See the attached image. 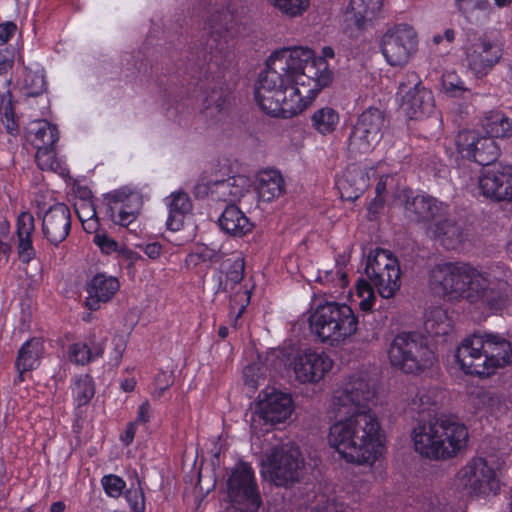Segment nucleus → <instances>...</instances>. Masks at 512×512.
<instances>
[{
    "label": "nucleus",
    "instance_id": "nucleus-1",
    "mask_svg": "<svg viewBox=\"0 0 512 512\" xmlns=\"http://www.w3.org/2000/svg\"><path fill=\"white\" fill-rule=\"evenodd\" d=\"M332 80L328 64L307 47H284L273 52L260 73L255 100L273 117L291 118L304 111Z\"/></svg>",
    "mask_w": 512,
    "mask_h": 512
},
{
    "label": "nucleus",
    "instance_id": "nucleus-2",
    "mask_svg": "<svg viewBox=\"0 0 512 512\" xmlns=\"http://www.w3.org/2000/svg\"><path fill=\"white\" fill-rule=\"evenodd\" d=\"M374 400V384L366 372L353 374L333 394L339 420L330 427L329 444L348 463L371 466L381 454V425L371 409Z\"/></svg>",
    "mask_w": 512,
    "mask_h": 512
},
{
    "label": "nucleus",
    "instance_id": "nucleus-3",
    "mask_svg": "<svg viewBox=\"0 0 512 512\" xmlns=\"http://www.w3.org/2000/svg\"><path fill=\"white\" fill-rule=\"evenodd\" d=\"M428 285L443 299H464L498 311L507 306L512 295V273L499 268L484 272L468 262L441 261L429 269Z\"/></svg>",
    "mask_w": 512,
    "mask_h": 512
},
{
    "label": "nucleus",
    "instance_id": "nucleus-4",
    "mask_svg": "<svg viewBox=\"0 0 512 512\" xmlns=\"http://www.w3.org/2000/svg\"><path fill=\"white\" fill-rule=\"evenodd\" d=\"M467 427L453 417L420 419L412 431L415 450L432 460L455 457L467 445Z\"/></svg>",
    "mask_w": 512,
    "mask_h": 512
},
{
    "label": "nucleus",
    "instance_id": "nucleus-5",
    "mask_svg": "<svg viewBox=\"0 0 512 512\" xmlns=\"http://www.w3.org/2000/svg\"><path fill=\"white\" fill-rule=\"evenodd\" d=\"M208 16L204 29L208 31L207 45L210 62L224 67L232 58L233 40L237 36L238 19L234 7L225 0H209L206 6Z\"/></svg>",
    "mask_w": 512,
    "mask_h": 512
},
{
    "label": "nucleus",
    "instance_id": "nucleus-6",
    "mask_svg": "<svg viewBox=\"0 0 512 512\" xmlns=\"http://www.w3.org/2000/svg\"><path fill=\"white\" fill-rule=\"evenodd\" d=\"M309 322L312 333L332 347L346 344L358 331V318L352 308L336 301L318 304Z\"/></svg>",
    "mask_w": 512,
    "mask_h": 512
},
{
    "label": "nucleus",
    "instance_id": "nucleus-7",
    "mask_svg": "<svg viewBox=\"0 0 512 512\" xmlns=\"http://www.w3.org/2000/svg\"><path fill=\"white\" fill-rule=\"evenodd\" d=\"M391 365L406 374H418L432 366L435 355L422 336L403 332L391 342L388 350Z\"/></svg>",
    "mask_w": 512,
    "mask_h": 512
},
{
    "label": "nucleus",
    "instance_id": "nucleus-8",
    "mask_svg": "<svg viewBox=\"0 0 512 512\" xmlns=\"http://www.w3.org/2000/svg\"><path fill=\"white\" fill-rule=\"evenodd\" d=\"M262 465L270 481L278 487L285 488L298 483L305 469L300 449L290 444L272 447L265 453Z\"/></svg>",
    "mask_w": 512,
    "mask_h": 512
},
{
    "label": "nucleus",
    "instance_id": "nucleus-9",
    "mask_svg": "<svg viewBox=\"0 0 512 512\" xmlns=\"http://www.w3.org/2000/svg\"><path fill=\"white\" fill-rule=\"evenodd\" d=\"M386 126L384 112L375 107L364 110L357 118L348 137L347 149L351 157L371 152L381 141Z\"/></svg>",
    "mask_w": 512,
    "mask_h": 512
},
{
    "label": "nucleus",
    "instance_id": "nucleus-10",
    "mask_svg": "<svg viewBox=\"0 0 512 512\" xmlns=\"http://www.w3.org/2000/svg\"><path fill=\"white\" fill-rule=\"evenodd\" d=\"M365 272L382 298L389 299L400 289L399 262L389 250L376 248L372 251L368 256Z\"/></svg>",
    "mask_w": 512,
    "mask_h": 512
},
{
    "label": "nucleus",
    "instance_id": "nucleus-11",
    "mask_svg": "<svg viewBox=\"0 0 512 512\" xmlns=\"http://www.w3.org/2000/svg\"><path fill=\"white\" fill-rule=\"evenodd\" d=\"M227 493L230 506L243 512H257L261 506L254 471L247 463L240 462L232 469L227 481Z\"/></svg>",
    "mask_w": 512,
    "mask_h": 512
},
{
    "label": "nucleus",
    "instance_id": "nucleus-12",
    "mask_svg": "<svg viewBox=\"0 0 512 512\" xmlns=\"http://www.w3.org/2000/svg\"><path fill=\"white\" fill-rule=\"evenodd\" d=\"M417 34L407 24L394 25L381 36L380 51L390 66L402 67L417 50Z\"/></svg>",
    "mask_w": 512,
    "mask_h": 512
},
{
    "label": "nucleus",
    "instance_id": "nucleus-13",
    "mask_svg": "<svg viewBox=\"0 0 512 512\" xmlns=\"http://www.w3.org/2000/svg\"><path fill=\"white\" fill-rule=\"evenodd\" d=\"M397 95L400 107L410 119H421L429 116L435 108L432 92L422 85L415 72H409L399 83Z\"/></svg>",
    "mask_w": 512,
    "mask_h": 512
},
{
    "label": "nucleus",
    "instance_id": "nucleus-14",
    "mask_svg": "<svg viewBox=\"0 0 512 512\" xmlns=\"http://www.w3.org/2000/svg\"><path fill=\"white\" fill-rule=\"evenodd\" d=\"M293 410L292 398L275 388H266L258 396L251 427L257 430L261 425L274 426L288 419Z\"/></svg>",
    "mask_w": 512,
    "mask_h": 512
},
{
    "label": "nucleus",
    "instance_id": "nucleus-15",
    "mask_svg": "<svg viewBox=\"0 0 512 512\" xmlns=\"http://www.w3.org/2000/svg\"><path fill=\"white\" fill-rule=\"evenodd\" d=\"M459 484L469 494L488 495L496 493L499 489V482L496 471L484 458L471 459L457 474Z\"/></svg>",
    "mask_w": 512,
    "mask_h": 512
},
{
    "label": "nucleus",
    "instance_id": "nucleus-16",
    "mask_svg": "<svg viewBox=\"0 0 512 512\" xmlns=\"http://www.w3.org/2000/svg\"><path fill=\"white\" fill-rule=\"evenodd\" d=\"M465 55L468 69L477 78H482L499 63L503 48L497 40L482 35L467 46Z\"/></svg>",
    "mask_w": 512,
    "mask_h": 512
},
{
    "label": "nucleus",
    "instance_id": "nucleus-17",
    "mask_svg": "<svg viewBox=\"0 0 512 512\" xmlns=\"http://www.w3.org/2000/svg\"><path fill=\"white\" fill-rule=\"evenodd\" d=\"M479 188L483 196L494 202H512V166L493 164L483 168Z\"/></svg>",
    "mask_w": 512,
    "mask_h": 512
},
{
    "label": "nucleus",
    "instance_id": "nucleus-18",
    "mask_svg": "<svg viewBox=\"0 0 512 512\" xmlns=\"http://www.w3.org/2000/svg\"><path fill=\"white\" fill-rule=\"evenodd\" d=\"M105 199L111 205L112 221L124 227L130 226L137 219L143 205L142 195L129 187L111 191Z\"/></svg>",
    "mask_w": 512,
    "mask_h": 512
},
{
    "label": "nucleus",
    "instance_id": "nucleus-19",
    "mask_svg": "<svg viewBox=\"0 0 512 512\" xmlns=\"http://www.w3.org/2000/svg\"><path fill=\"white\" fill-rule=\"evenodd\" d=\"M291 365L298 381L301 383H316L331 370L333 360L323 352L306 350L298 354Z\"/></svg>",
    "mask_w": 512,
    "mask_h": 512
},
{
    "label": "nucleus",
    "instance_id": "nucleus-20",
    "mask_svg": "<svg viewBox=\"0 0 512 512\" xmlns=\"http://www.w3.org/2000/svg\"><path fill=\"white\" fill-rule=\"evenodd\" d=\"M41 230L43 237L52 245L57 246L63 242L71 230V211L63 203L49 207L42 215Z\"/></svg>",
    "mask_w": 512,
    "mask_h": 512
},
{
    "label": "nucleus",
    "instance_id": "nucleus-21",
    "mask_svg": "<svg viewBox=\"0 0 512 512\" xmlns=\"http://www.w3.org/2000/svg\"><path fill=\"white\" fill-rule=\"evenodd\" d=\"M404 211L411 221L417 223H430L436 217L448 212L449 206L428 194L412 195L405 193Z\"/></svg>",
    "mask_w": 512,
    "mask_h": 512
},
{
    "label": "nucleus",
    "instance_id": "nucleus-22",
    "mask_svg": "<svg viewBox=\"0 0 512 512\" xmlns=\"http://www.w3.org/2000/svg\"><path fill=\"white\" fill-rule=\"evenodd\" d=\"M483 334L474 333L463 339L457 347L455 357L461 369L471 375L484 376L487 370L484 365Z\"/></svg>",
    "mask_w": 512,
    "mask_h": 512
},
{
    "label": "nucleus",
    "instance_id": "nucleus-23",
    "mask_svg": "<svg viewBox=\"0 0 512 512\" xmlns=\"http://www.w3.org/2000/svg\"><path fill=\"white\" fill-rule=\"evenodd\" d=\"M248 188V180L243 176H233L227 179L198 184L197 196L208 195L214 201L234 203L239 201Z\"/></svg>",
    "mask_w": 512,
    "mask_h": 512
},
{
    "label": "nucleus",
    "instance_id": "nucleus-24",
    "mask_svg": "<svg viewBox=\"0 0 512 512\" xmlns=\"http://www.w3.org/2000/svg\"><path fill=\"white\" fill-rule=\"evenodd\" d=\"M483 351L486 377L512 362V344L501 335L484 333Z\"/></svg>",
    "mask_w": 512,
    "mask_h": 512
},
{
    "label": "nucleus",
    "instance_id": "nucleus-25",
    "mask_svg": "<svg viewBox=\"0 0 512 512\" xmlns=\"http://www.w3.org/2000/svg\"><path fill=\"white\" fill-rule=\"evenodd\" d=\"M120 288L119 280L104 273L94 275L86 284L85 305L89 310L100 309L101 304L109 302Z\"/></svg>",
    "mask_w": 512,
    "mask_h": 512
},
{
    "label": "nucleus",
    "instance_id": "nucleus-26",
    "mask_svg": "<svg viewBox=\"0 0 512 512\" xmlns=\"http://www.w3.org/2000/svg\"><path fill=\"white\" fill-rule=\"evenodd\" d=\"M218 223L222 231L234 237H242L254 227L249 218L234 204L226 206Z\"/></svg>",
    "mask_w": 512,
    "mask_h": 512
},
{
    "label": "nucleus",
    "instance_id": "nucleus-27",
    "mask_svg": "<svg viewBox=\"0 0 512 512\" xmlns=\"http://www.w3.org/2000/svg\"><path fill=\"white\" fill-rule=\"evenodd\" d=\"M32 338L28 337L25 339L23 345L18 351V356L15 362V367L18 372V376L14 381L15 392L23 399L30 397V390L27 385H24L26 380L31 378L32 369V350H31Z\"/></svg>",
    "mask_w": 512,
    "mask_h": 512
},
{
    "label": "nucleus",
    "instance_id": "nucleus-28",
    "mask_svg": "<svg viewBox=\"0 0 512 512\" xmlns=\"http://www.w3.org/2000/svg\"><path fill=\"white\" fill-rule=\"evenodd\" d=\"M245 262L240 255L225 259L220 266L221 276L218 279V292H228L239 284L244 277Z\"/></svg>",
    "mask_w": 512,
    "mask_h": 512
},
{
    "label": "nucleus",
    "instance_id": "nucleus-29",
    "mask_svg": "<svg viewBox=\"0 0 512 512\" xmlns=\"http://www.w3.org/2000/svg\"><path fill=\"white\" fill-rule=\"evenodd\" d=\"M433 236L446 249L458 248L466 239L463 227L452 219L437 221L433 226Z\"/></svg>",
    "mask_w": 512,
    "mask_h": 512
},
{
    "label": "nucleus",
    "instance_id": "nucleus-30",
    "mask_svg": "<svg viewBox=\"0 0 512 512\" xmlns=\"http://www.w3.org/2000/svg\"><path fill=\"white\" fill-rule=\"evenodd\" d=\"M382 6L383 0H351L347 14L358 28H364L378 17Z\"/></svg>",
    "mask_w": 512,
    "mask_h": 512
},
{
    "label": "nucleus",
    "instance_id": "nucleus-31",
    "mask_svg": "<svg viewBox=\"0 0 512 512\" xmlns=\"http://www.w3.org/2000/svg\"><path fill=\"white\" fill-rule=\"evenodd\" d=\"M17 238L19 260L28 265L32 259V214L22 212L17 218Z\"/></svg>",
    "mask_w": 512,
    "mask_h": 512
},
{
    "label": "nucleus",
    "instance_id": "nucleus-32",
    "mask_svg": "<svg viewBox=\"0 0 512 512\" xmlns=\"http://www.w3.org/2000/svg\"><path fill=\"white\" fill-rule=\"evenodd\" d=\"M256 190L260 199L265 202L279 197L284 191V180L276 170H265L258 174Z\"/></svg>",
    "mask_w": 512,
    "mask_h": 512
},
{
    "label": "nucleus",
    "instance_id": "nucleus-33",
    "mask_svg": "<svg viewBox=\"0 0 512 512\" xmlns=\"http://www.w3.org/2000/svg\"><path fill=\"white\" fill-rule=\"evenodd\" d=\"M169 216L166 221L168 229L179 230L183 225L184 217L192 209L191 200L185 192H174L169 197Z\"/></svg>",
    "mask_w": 512,
    "mask_h": 512
},
{
    "label": "nucleus",
    "instance_id": "nucleus-34",
    "mask_svg": "<svg viewBox=\"0 0 512 512\" xmlns=\"http://www.w3.org/2000/svg\"><path fill=\"white\" fill-rule=\"evenodd\" d=\"M455 3L462 16L472 24L486 21L491 12L489 0H455Z\"/></svg>",
    "mask_w": 512,
    "mask_h": 512
},
{
    "label": "nucleus",
    "instance_id": "nucleus-35",
    "mask_svg": "<svg viewBox=\"0 0 512 512\" xmlns=\"http://www.w3.org/2000/svg\"><path fill=\"white\" fill-rule=\"evenodd\" d=\"M483 127L492 138L512 137V120L500 111L490 112L484 118Z\"/></svg>",
    "mask_w": 512,
    "mask_h": 512
},
{
    "label": "nucleus",
    "instance_id": "nucleus-36",
    "mask_svg": "<svg viewBox=\"0 0 512 512\" xmlns=\"http://www.w3.org/2000/svg\"><path fill=\"white\" fill-rule=\"evenodd\" d=\"M339 119V113L332 107L320 108L311 116L312 127L321 135L333 133Z\"/></svg>",
    "mask_w": 512,
    "mask_h": 512
},
{
    "label": "nucleus",
    "instance_id": "nucleus-37",
    "mask_svg": "<svg viewBox=\"0 0 512 512\" xmlns=\"http://www.w3.org/2000/svg\"><path fill=\"white\" fill-rule=\"evenodd\" d=\"M230 104V92L227 87L214 86L204 100V110L210 117L226 110Z\"/></svg>",
    "mask_w": 512,
    "mask_h": 512
},
{
    "label": "nucleus",
    "instance_id": "nucleus-38",
    "mask_svg": "<svg viewBox=\"0 0 512 512\" xmlns=\"http://www.w3.org/2000/svg\"><path fill=\"white\" fill-rule=\"evenodd\" d=\"M439 393L435 389H420L410 403V409L420 416L437 409Z\"/></svg>",
    "mask_w": 512,
    "mask_h": 512
},
{
    "label": "nucleus",
    "instance_id": "nucleus-39",
    "mask_svg": "<svg viewBox=\"0 0 512 512\" xmlns=\"http://www.w3.org/2000/svg\"><path fill=\"white\" fill-rule=\"evenodd\" d=\"M500 154L499 147L492 137H483L479 139L475 150L473 161L484 168L492 167L493 162Z\"/></svg>",
    "mask_w": 512,
    "mask_h": 512
},
{
    "label": "nucleus",
    "instance_id": "nucleus-40",
    "mask_svg": "<svg viewBox=\"0 0 512 512\" xmlns=\"http://www.w3.org/2000/svg\"><path fill=\"white\" fill-rule=\"evenodd\" d=\"M34 149L37 150L35 158L41 170H48L59 174L64 173L65 168L62 166L61 161L56 158L55 146H40L34 144Z\"/></svg>",
    "mask_w": 512,
    "mask_h": 512
},
{
    "label": "nucleus",
    "instance_id": "nucleus-41",
    "mask_svg": "<svg viewBox=\"0 0 512 512\" xmlns=\"http://www.w3.org/2000/svg\"><path fill=\"white\" fill-rule=\"evenodd\" d=\"M104 347L101 343L89 348L85 343H75L69 348V359L77 365H85L102 356Z\"/></svg>",
    "mask_w": 512,
    "mask_h": 512
},
{
    "label": "nucleus",
    "instance_id": "nucleus-42",
    "mask_svg": "<svg viewBox=\"0 0 512 512\" xmlns=\"http://www.w3.org/2000/svg\"><path fill=\"white\" fill-rule=\"evenodd\" d=\"M34 125V144L55 146L59 139L57 127L46 119L34 120Z\"/></svg>",
    "mask_w": 512,
    "mask_h": 512
},
{
    "label": "nucleus",
    "instance_id": "nucleus-43",
    "mask_svg": "<svg viewBox=\"0 0 512 512\" xmlns=\"http://www.w3.org/2000/svg\"><path fill=\"white\" fill-rule=\"evenodd\" d=\"M268 3L288 18L303 16L309 9L311 0H267Z\"/></svg>",
    "mask_w": 512,
    "mask_h": 512
},
{
    "label": "nucleus",
    "instance_id": "nucleus-44",
    "mask_svg": "<svg viewBox=\"0 0 512 512\" xmlns=\"http://www.w3.org/2000/svg\"><path fill=\"white\" fill-rule=\"evenodd\" d=\"M0 121L9 134H14L18 128V117L10 92L0 94Z\"/></svg>",
    "mask_w": 512,
    "mask_h": 512
},
{
    "label": "nucleus",
    "instance_id": "nucleus-45",
    "mask_svg": "<svg viewBox=\"0 0 512 512\" xmlns=\"http://www.w3.org/2000/svg\"><path fill=\"white\" fill-rule=\"evenodd\" d=\"M481 136L469 130L460 131L456 137V147L458 153L468 160L474 158L475 150Z\"/></svg>",
    "mask_w": 512,
    "mask_h": 512
},
{
    "label": "nucleus",
    "instance_id": "nucleus-46",
    "mask_svg": "<svg viewBox=\"0 0 512 512\" xmlns=\"http://www.w3.org/2000/svg\"><path fill=\"white\" fill-rule=\"evenodd\" d=\"M95 388L92 378L85 374L76 378L73 395L78 406L86 405L94 396Z\"/></svg>",
    "mask_w": 512,
    "mask_h": 512
},
{
    "label": "nucleus",
    "instance_id": "nucleus-47",
    "mask_svg": "<svg viewBox=\"0 0 512 512\" xmlns=\"http://www.w3.org/2000/svg\"><path fill=\"white\" fill-rule=\"evenodd\" d=\"M425 330L431 336H440L448 333L450 324L445 311L435 309L424 323Z\"/></svg>",
    "mask_w": 512,
    "mask_h": 512
},
{
    "label": "nucleus",
    "instance_id": "nucleus-48",
    "mask_svg": "<svg viewBox=\"0 0 512 512\" xmlns=\"http://www.w3.org/2000/svg\"><path fill=\"white\" fill-rule=\"evenodd\" d=\"M441 85L443 91L451 97H464V94L469 93L464 81L454 71H446L442 75Z\"/></svg>",
    "mask_w": 512,
    "mask_h": 512
},
{
    "label": "nucleus",
    "instance_id": "nucleus-49",
    "mask_svg": "<svg viewBox=\"0 0 512 512\" xmlns=\"http://www.w3.org/2000/svg\"><path fill=\"white\" fill-rule=\"evenodd\" d=\"M481 400L486 406L487 411L495 417L504 415L509 408V403L506 398L503 395L494 392H482Z\"/></svg>",
    "mask_w": 512,
    "mask_h": 512
},
{
    "label": "nucleus",
    "instance_id": "nucleus-50",
    "mask_svg": "<svg viewBox=\"0 0 512 512\" xmlns=\"http://www.w3.org/2000/svg\"><path fill=\"white\" fill-rule=\"evenodd\" d=\"M250 302V291L247 288L239 287L233 296L230 297V316H234L236 322Z\"/></svg>",
    "mask_w": 512,
    "mask_h": 512
},
{
    "label": "nucleus",
    "instance_id": "nucleus-51",
    "mask_svg": "<svg viewBox=\"0 0 512 512\" xmlns=\"http://www.w3.org/2000/svg\"><path fill=\"white\" fill-rule=\"evenodd\" d=\"M21 316L19 325L14 331V336L22 338L23 334L29 333L32 323V311H31V300L25 298L21 301Z\"/></svg>",
    "mask_w": 512,
    "mask_h": 512
},
{
    "label": "nucleus",
    "instance_id": "nucleus-52",
    "mask_svg": "<svg viewBox=\"0 0 512 512\" xmlns=\"http://www.w3.org/2000/svg\"><path fill=\"white\" fill-rule=\"evenodd\" d=\"M101 484L105 493L109 497L113 498H118L126 487L125 481L121 477L114 474L103 476L101 479Z\"/></svg>",
    "mask_w": 512,
    "mask_h": 512
},
{
    "label": "nucleus",
    "instance_id": "nucleus-53",
    "mask_svg": "<svg viewBox=\"0 0 512 512\" xmlns=\"http://www.w3.org/2000/svg\"><path fill=\"white\" fill-rule=\"evenodd\" d=\"M218 259V252L204 245L197 247L196 250L187 257V261L195 265L199 262H215L218 261Z\"/></svg>",
    "mask_w": 512,
    "mask_h": 512
},
{
    "label": "nucleus",
    "instance_id": "nucleus-54",
    "mask_svg": "<svg viewBox=\"0 0 512 512\" xmlns=\"http://www.w3.org/2000/svg\"><path fill=\"white\" fill-rule=\"evenodd\" d=\"M311 512H348V508L343 503L322 495Z\"/></svg>",
    "mask_w": 512,
    "mask_h": 512
},
{
    "label": "nucleus",
    "instance_id": "nucleus-55",
    "mask_svg": "<svg viewBox=\"0 0 512 512\" xmlns=\"http://www.w3.org/2000/svg\"><path fill=\"white\" fill-rule=\"evenodd\" d=\"M125 498L133 512H144L145 500L144 493L140 488L129 489L125 493Z\"/></svg>",
    "mask_w": 512,
    "mask_h": 512
},
{
    "label": "nucleus",
    "instance_id": "nucleus-56",
    "mask_svg": "<svg viewBox=\"0 0 512 512\" xmlns=\"http://www.w3.org/2000/svg\"><path fill=\"white\" fill-rule=\"evenodd\" d=\"M93 242L106 254L118 252L119 250L118 243L104 232L96 233L93 237Z\"/></svg>",
    "mask_w": 512,
    "mask_h": 512
},
{
    "label": "nucleus",
    "instance_id": "nucleus-57",
    "mask_svg": "<svg viewBox=\"0 0 512 512\" xmlns=\"http://www.w3.org/2000/svg\"><path fill=\"white\" fill-rule=\"evenodd\" d=\"M359 296L362 298L359 307L362 311H371L375 302V295L369 284L365 283L358 287Z\"/></svg>",
    "mask_w": 512,
    "mask_h": 512
},
{
    "label": "nucleus",
    "instance_id": "nucleus-58",
    "mask_svg": "<svg viewBox=\"0 0 512 512\" xmlns=\"http://www.w3.org/2000/svg\"><path fill=\"white\" fill-rule=\"evenodd\" d=\"M78 217L82 222L83 228L88 233H98V220L96 217V211L93 206H88L87 218H84V215L77 211Z\"/></svg>",
    "mask_w": 512,
    "mask_h": 512
},
{
    "label": "nucleus",
    "instance_id": "nucleus-59",
    "mask_svg": "<svg viewBox=\"0 0 512 512\" xmlns=\"http://www.w3.org/2000/svg\"><path fill=\"white\" fill-rule=\"evenodd\" d=\"M259 371L260 368L257 365H249L244 368L245 384L250 388L256 389L260 385L262 374Z\"/></svg>",
    "mask_w": 512,
    "mask_h": 512
},
{
    "label": "nucleus",
    "instance_id": "nucleus-60",
    "mask_svg": "<svg viewBox=\"0 0 512 512\" xmlns=\"http://www.w3.org/2000/svg\"><path fill=\"white\" fill-rule=\"evenodd\" d=\"M137 247L140 248L151 260H157L163 251V247L159 242L138 244Z\"/></svg>",
    "mask_w": 512,
    "mask_h": 512
},
{
    "label": "nucleus",
    "instance_id": "nucleus-61",
    "mask_svg": "<svg viewBox=\"0 0 512 512\" xmlns=\"http://www.w3.org/2000/svg\"><path fill=\"white\" fill-rule=\"evenodd\" d=\"M14 63V53L8 48L0 50V75L6 74Z\"/></svg>",
    "mask_w": 512,
    "mask_h": 512
},
{
    "label": "nucleus",
    "instance_id": "nucleus-62",
    "mask_svg": "<svg viewBox=\"0 0 512 512\" xmlns=\"http://www.w3.org/2000/svg\"><path fill=\"white\" fill-rule=\"evenodd\" d=\"M17 30V26L13 22H6L0 24V45L6 44L9 39L14 35Z\"/></svg>",
    "mask_w": 512,
    "mask_h": 512
},
{
    "label": "nucleus",
    "instance_id": "nucleus-63",
    "mask_svg": "<svg viewBox=\"0 0 512 512\" xmlns=\"http://www.w3.org/2000/svg\"><path fill=\"white\" fill-rule=\"evenodd\" d=\"M151 417V409L150 404L148 401L143 402L137 412V418L135 420V423H147L150 420Z\"/></svg>",
    "mask_w": 512,
    "mask_h": 512
},
{
    "label": "nucleus",
    "instance_id": "nucleus-64",
    "mask_svg": "<svg viewBox=\"0 0 512 512\" xmlns=\"http://www.w3.org/2000/svg\"><path fill=\"white\" fill-rule=\"evenodd\" d=\"M34 88H37V90H34V96L39 95L46 91V81L43 71H36L34 73Z\"/></svg>",
    "mask_w": 512,
    "mask_h": 512
}]
</instances>
